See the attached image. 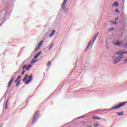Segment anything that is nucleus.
<instances>
[{
  "label": "nucleus",
  "mask_w": 127,
  "mask_h": 127,
  "mask_svg": "<svg viewBox=\"0 0 127 127\" xmlns=\"http://www.w3.org/2000/svg\"><path fill=\"white\" fill-rule=\"evenodd\" d=\"M113 45H116L117 46H120V47H122L124 45V42L120 41L114 40L112 42Z\"/></svg>",
  "instance_id": "obj_4"
},
{
  "label": "nucleus",
  "mask_w": 127,
  "mask_h": 127,
  "mask_svg": "<svg viewBox=\"0 0 127 127\" xmlns=\"http://www.w3.org/2000/svg\"><path fill=\"white\" fill-rule=\"evenodd\" d=\"M33 63H34V62H33Z\"/></svg>",
  "instance_id": "obj_32"
},
{
  "label": "nucleus",
  "mask_w": 127,
  "mask_h": 127,
  "mask_svg": "<svg viewBox=\"0 0 127 127\" xmlns=\"http://www.w3.org/2000/svg\"><path fill=\"white\" fill-rule=\"evenodd\" d=\"M32 79H33L32 75H29L28 80L25 81V84H26V85H27V84H29V83H30V82L32 81Z\"/></svg>",
  "instance_id": "obj_5"
},
{
  "label": "nucleus",
  "mask_w": 127,
  "mask_h": 127,
  "mask_svg": "<svg viewBox=\"0 0 127 127\" xmlns=\"http://www.w3.org/2000/svg\"><path fill=\"white\" fill-rule=\"evenodd\" d=\"M116 114L118 116H124V112H117Z\"/></svg>",
  "instance_id": "obj_15"
},
{
  "label": "nucleus",
  "mask_w": 127,
  "mask_h": 127,
  "mask_svg": "<svg viewBox=\"0 0 127 127\" xmlns=\"http://www.w3.org/2000/svg\"><path fill=\"white\" fill-rule=\"evenodd\" d=\"M31 67H32V65L29 64L28 65V64H27V68H26V71H29V70L30 69V68H31Z\"/></svg>",
  "instance_id": "obj_12"
},
{
  "label": "nucleus",
  "mask_w": 127,
  "mask_h": 127,
  "mask_svg": "<svg viewBox=\"0 0 127 127\" xmlns=\"http://www.w3.org/2000/svg\"><path fill=\"white\" fill-rule=\"evenodd\" d=\"M41 55V52H38L34 57V59H37V58H38L39 56H40Z\"/></svg>",
  "instance_id": "obj_10"
},
{
  "label": "nucleus",
  "mask_w": 127,
  "mask_h": 127,
  "mask_svg": "<svg viewBox=\"0 0 127 127\" xmlns=\"http://www.w3.org/2000/svg\"><path fill=\"white\" fill-rule=\"evenodd\" d=\"M126 104H127V102H122L114 107H113L112 108V110H118V109H120V108H122V107H124Z\"/></svg>",
  "instance_id": "obj_3"
},
{
  "label": "nucleus",
  "mask_w": 127,
  "mask_h": 127,
  "mask_svg": "<svg viewBox=\"0 0 127 127\" xmlns=\"http://www.w3.org/2000/svg\"><path fill=\"white\" fill-rule=\"evenodd\" d=\"M123 53H124V54H125V53L126 54H127V51H126V52H123Z\"/></svg>",
  "instance_id": "obj_29"
},
{
  "label": "nucleus",
  "mask_w": 127,
  "mask_h": 127,
  "mask_svg": "<svg viewBox=\"0 0 127 127\" xmlns=\"http://www.w3.org/2000/svg\"><path fill=\"white\" fill-rule=\"evenodd\" d=\"M43 41H41L40 43L38 44V46H39L40 48L42 46V44H43Z\"/></svg>",
  "instance_id": "obj_18"
},
{
  "label": "nucleus",
  "mask_w": 127,
  "mask_h": 127,
  "mask_svg": "<svg viewBox=\"0 0 127 127\" xmlns=\"http://www.w3.org/2000/svg\"><path fill=\"white\" fill-rule=\"evenodd\" d=\"M118 19H119V18H115V20H116V21L118 20Z\"/></svg>",
  "instance_id": "obj_30"
},
{
  "label": "nucleus",
  "mask_w": 127,
  "mask_h": 127,
  "mask_svg": "<svg viewBox=\"0 0 127 127\" xmlns=\"http://www.w3.org/2000/svg\"><path fill=\"white\" fill-rule=\"evenodd\" d=\"M98 35H99V33H97L96 34V36H95V37L94 38V39H93V41L92 42V44H93L95 42V40H96V39L97 38V37H98Z\"/></svg>",
  "instance_id": "obj_16"
},
{
  "label": "nucleus",
  "mask_w": 127,
  "mask_h": 127,
  "mask_svg": "<svg viewBox=\"0 0 127 127\" xmlns=\"http://www.w3.org/2000/svg\"><path fill=\"white\" fill-rule=\"evenodd\" d=\"M21 78V75L18 76V78L16 79V80L15 81V83H16V82L18 81V80L20 79V78Z\"/></svg>",
  "instance_id": "obj_20"
},
{
  "label": "nucleus",
  "mask_w": 127,
  "mask_h": 127,
  "mask_svg": "<svg viewBox=\"0 0 127 127\" xmlns=\"http://www.w3.org/2000/svg\"><path fill=\"white\" fill-rule=\"evenodd\" d=\"M94 127H99V123H96V124H94Z\"/></svg>",
  "instance_id": "obj_26"
},
{
  "label": "nucleus",
  "mask_w": 127,
  "mask_h": 127,
  "mask_svg": "<svg viewBox=\"0 0 127 127\" xmlns=\"http://www.w3.org/2000/svg\"><path fill=\"white\" fill-rule=\"evenodd\" d=\"M92 119H93V120H97V121H101V120L102 119L101 117L98 116H93Z\"/></svg>",
  "instance_id": "obj_9"
},
{
  "label": "nucleus",
  "mask_w": 127,
  "mask_h": 127,
  "mask_svg": "<svg viewBox=\"0 0 127 127\" xmlns=\"http://www.w3.org/2000/svg\"><path fill=\"white\" fill-rule=\"evenodd\" d=\"M113 63L114 64H117V63H119L121 60H122V58H124V56H119L118 57H113Z\"/></svg>",
  "instance_id": "obj_2"
},
{
  "label": "nucleus",
  "mask_w": 127,
  "mask_h": 127,
  "mask_svg": "<svg viewBox=\"0 0 127 127\" xmlns=\"http://www.w3.org/2000/svg\"><path fill=\"white\" fill-rule=\"evenodd\" d=\"M27 68V64H26L25 65H24L23 67V70H25V69H26Z\"/></svg>",
  "instance_id": "obj_24"
},
{
  "label": "nucleus",
  "mask_w": 127,
  "mask_h": 127,
  "mask_svg": "<svg viewBox=\"0 0 127 127\" xmlns=\"http://www.w3.org/2000/svg\"><path fill=\"white\" fill-rule=\"evenodd\" d=\"M13 80H14V77H13V76H12L10 78V81H9V82L8 83V88H9V87H10V86H11V84H12V82L13 81Z\"/></svg>",
  "instance_id": "obj_6"
},
{
  "label": "nucleus",
  "mask_w": 127,
  "mask_h": 127,
  "mask_svg": "<svg viewBox=\"0 0 127 127\" xmlns=\"http://www.w3.org/2000/svg\"><path fill=\"white\" fill-rule=\"evenodd\" d=\"M115 11H116V12H118V13H120V11H119V9H116L115 10Z\"/></svg>",
  "instance_id": "obj_27"
},
{
  "label": "nucleus",
  "mask_w": 127,
  "mask_h": 127,
  "mask_svg": "<svg viewBox=\"0 0 127 127\" xmlns=\"http://www.w3.org/2000/svg\"><path fill=\"white\" fill-rule=\"evenodd\" d=\"M39 114H40L39 111H37L35 113L32 120L33 124H35V123L37 122V120H38V118L39 117Z\"/></svg>",
  "instance_id": "obj_1"
},
{
  "label": "nucleus",
  "mask_w": 127,
  "mask_h": 127,
  "mask_svg": "<svg viewBox=\"0 0 127 127\" xmlns=\"http://www.w3.org/2000/svg\"><path fill=\"white\" fill-rule=\"evenodd\" d=\"M112 6H119V3L118 2H114Z\"/></svg>",
  "instance_id": "obj_13"
},
{
  "label": "nucleus",
  "mask_w": 127,
  "mask_h": 127,
  "mask_svg": "<svg viewBox=\"0 0 127 127\" xmlns=\"http://www.w3.org/2000/svg\"><path fill=\"white\" fill-rule=\"evenodd\" d=\"M21 80H18V81L16 83V87H18L20 84Z\"/></svg>",
  "instance_id": "obj_19"
},
{
  "label": "nucleus",
  "mask_w": 127,
  "mask_h": 127,
  "mask_svg": "<svg viewBox=\"0 0 127 127\" xmlns=\"http://www.w3.org/2000/svg\"><path fill=\"white\" fill-rule=\"evenodd\" d=\"M54 46V44L52 43L49 48V50H51V49H52V47H53Z\"/></svg>",
  "instance_id": "obj_17"
},
{
  "label": "nucleus",
  "mask_w": 127,
  "mask_h": 127,
  "mask_svg": "<svg viewBox=\"0 0 127 127\" xmlns=\"http://www.w3.org/2000/svg\"><path fill=\"white\" fill-rule=\"evenodd\" d=\"M24 73H25V70H24L22 72L21 75H24Z\"/></svg>",
  "instance_id": "obj_28"
},
{
  "label": "nucleus",
  "mask_w": 127,
  "mask_h": 127,
  "mask_svg": "<svg viewBox=\"0 0 127 127\" xmlns=\"http://www.w3.org/2000/svg\"><path fill=\"white\" fill-rule=\"evenodd\" d=\"M111 23H112V24H114V25H116V24H117V22L115 21H112Z\"/></svg>",
  "instance_id": "obj_23"
},
{
  "label": "nucleus",
  "mask_w": 127,
  "mask_h": 127,
  "mask_svg": "<svg viewBox=\"0 0 127 127\" xmlns=\"http://www.w3.org/2000/svg\"><path fill=\"white\" fill-rule=\"evenodd\" d=\"M91 43H92V41H90L88 45V46L86 47V49H88L89 48L90 45H91Z\"/></svg>",
  "instance_id": "obj_21"
},
{
  "label": "nucleus",
  "mask_w": 127,
  "mask_h": 127,
  "mask_svg": "<svg viewBox=\"0 0 127 127\" xmlns=\"http://www.w3.org/2000/svg\"><path fill=\"white\" fill-rule=\"evenodd\" d=\"M50 65H51V62H49L48 63V64H47V65L48 67H49V66H50Z\"/></svg>",
  "instance_id": "obj_25"
},
{
  "label": "nucleus",
  "mask_w": 127,
  "mask_h": 127,
  "mask_svg": "<svg viewBox=\"0 0 127 127\" xmlns=\"http://www.w3.org/2000/svg\"><path fill=\"white\" fill-rule=\"evenodd\" d=\"M55 30H54L51 32V34L50 35V37H52V36L54 35V34H55Z\"/></svg>",
  "instance_id": "obj_14"
},
{
  "label": "nucleus",
  "mask_w": 127,
  "mask_h": 127,
  "mask_svg": "<svg viewBox=\"0 0 127 127\" xmlns=\"http://www.w3.org/2000/svg\"><path fill=\"white\" fill-rule=\"evenodd\" d=\"M114 28H112L111 29V30H112V31L114 30Z\"/></svg>",
  "instance_id": "obj_31"
},
{
  "label": "nucleus",
  "mask_w": 127,
  "mask_h": 127,
  "mask_svg": "<svg viewBox=\"0 0 127 127\" xmlns=\"http://www.w3.org/2000/svg\"><path fill=\"white\" fill-rule=\"evenodd\" d=\"M116 54H118V55H120V56H121V57H123V54H124V52H123V51H118V52H117L116 53Z\"/></svg>",
  "instance_id": "obj_8"
},
{
  "label": "nucleus",
  "mask_w": 127,
  "mask_h": 127,
  "mask_svg": "<svg viewBox=\"0 0 127 127\" xmlns=\"http://www.w3.org/2000/svg\"><path fill=\"white\" fill-rule=\"evenodd\" d=\"M67 1H68V0H64L62 4V7L63 8H64L65 7V5H66V3H67Z\"/></svg>",
  "instance_id": "obj_7"
},
{
  "label": "nucleus",
  "mask_w": 127,
  "mask_h": 127,
  "mask_svg": "<svg viewBox=\"0 0 127 127\" xmlns=\"http://www.w3.org/2000/svg\"><path fill=\"white\" fill-rule=\"evenodd\" d=\"M28 78V75L27 74L25 75V77L22 79L23 82H26V80Z\"/></svg>",
  "instance_id": "obj_11"
},
{
  "label": "nucleus",
  "mask_w": 127,
  "mask_h": 127,
  "mask_svg": "<svg viewBox=\"0 0 127 127\" xmlns=\"http://www.w3.org/2000/svg\"><path fill=\"white\" fill-rule=\"evenodd\" d=\"M40 48V47H39V46H37V47H36V48L35 50V51H38V50H39Z\"/></svg>",
  "instance_id": "obj_22"
}]
</instances>
